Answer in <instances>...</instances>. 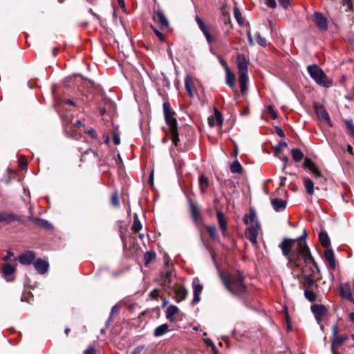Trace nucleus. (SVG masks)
Listing matches in <instances>:
<instances>
[{
	"label": "nucleus",
	"instance_id": "nucleus-1",
	"mask_svg": "<svg viewBox=\"0 0 354 354\" xmlns=\"http://www.w3.org/2000/svg\"><path fill=\"white\" fill-rule=\"evenodd\" d=\"M221 279L225 288L232 295L240 297L247 292L244 278L240 273L231 275L221 274Z\"/></svg>",
	"mask_w": 354,
	"mask_h": 354
},
{
	"label": "nucleus",
	"instance_id": "nucleus-2",
	"mask_svg": "<svg viewBox=\"0 0 354 354\" xmlns=\"http://www.w3.org/2000/svg\"><path fill=\"white\" fill-rule=\"evenodd\" d=\"M163 113L166 124L168 125L169 129L163 128L165 133L169 132L171 134V139L174 145L177 147L179 145L180 138L178 131V124L176 118L174 117L175 112L171 109L170 104L168 102L163 103Z\"/></svg>",
	"mask_w": 354,
	"mask_h": 354
},
{
	"label": "nucleus",
	"instance_id": "nucleus-3",
	"mask_svg": "<svg viewBox=\"0 0 354 354\" xmlns=\"http://www.w3.org/2000/svg\"><path fill=\"white\" fill-rule=\"evenodd\" d=\"M236 64L239 72V84L241 92L244 93L248 88V62L246 57L243 54H239L236 57Z\"/></svg>",
	"mask_w": 354,
	"mask_h": 354
},
{
	"label": "nucleus",
	"instance_id": "nucleus-4",
	"mask_svg": "<svg viewBox=\"0 0 354 354\" xmlns=\"http://www.w3.org/2000/svg\"><path fill=\"white\" fill-rule=\"evenodd\" d=\"M195 20L199 29L204 35L207 43L209 45L215 43L220 34L218 28L215 26H206L203 19L198 15H196Z\"/></svg>",
	"mask_w": 354,
	"mask_h": 354
},
{
	"label": "nucleus",
	"instance_id": "nucleus-5",
	"mask_svg": "<svg viewBox=\"0 0 354 354\" xmlns=\"http://www.w3.org/2000/svg\"><path fill=\"white\" fill-rule=\"evenodd\" d=\"M307 71L310 76L315 80V82L324 87H330L332 86V81L327 78L322 69L317 65H310L307 67Z\"/></svg>",
	"mask_w": 354,
	"mask_h": 354
},
{
	"label": "nucleus",
	"instance_id": "nucleus-6",
	"mask_svg": "<svg viewBox=\"0 0 354 354\" xmlns=\"http://www.w3.org/2000/svg\"><path fill=\"white\" fill-rule=\"evenodd\" d=\"M295 245V241L290 239H284L279 244V247L282 251L283 256L286 257L288 263L291 266L299 267V265L295 257V253L292 252Z\"/></svg>",
	"mask_w": 354,
	"mask_h": 354
},
{
	"label": "nucleus",
	"instance_id": "nucleus-7",
	"mask_svg": "<svg viewBox=\"0 0 354 354\" xmlns=\"http://www.w3.org/2000/svg\"><path fill=\"white\" fill-rule=\"evenodd\" d=\"M306 236L307 232L304 230L303 235L296 239H294L295 241V244H297L296 252L297 254L301 255L303 257L306 263H313L315 265V262L311 256L308 247L303 241Z\"/></svg>",
	"mask_w": 354,
	"mask_h": 354
},
{
	"label": "nucleus",
	"instance_id": "nucleus-8",
	"mask_svg": "<svg viewBox=\"0 0 354 354\" xmlns=\"http://www.w3.org/2000/svg\"><path fill=\"white\" fill-rule=\"evenodd\" d=\"M165 290L176 302H180L184 300L187 294V290L178 283L171 285Z\"/></svg>",
	"mask_w": 354,
	"mask_h": 354
},
{
	"label": "nucleus",
	"instance_id": "nucleus-9",
	"mask_svg": "<svg viewBox=\"0 0 354 354\" xmlns=\"http://www.w3.org/2000/svg\"><path fill=\"white\" fill-rule=\"evenodd\" d=\"M339 328L337 324L332 326V339H331V351L333 348L335 349V346H342L347 340L349 339V336L347 335H338Z\"/></svg>",
	"mask_w": 354,
	"mask_h": 354
},
{
	"label": "nucleus",
	"instance_id": "nucleus-10",
	"mask_svg": "<svg viewBox=\"0 0 354 354\" xmlns=\"http://www.w3.org/2000/svg\"><path fill=\"white\" fill-rule=\"evenodd\" d=\"M17 263H6L1 267V273L4 279L8 281H13L15 279Z\"/></svg>",
	"mask_w": 354,
	"mask_h": 354
},
{
	"label": "nucleus",
	"instance_id": "nucleus-11",
	"mask_svg": "<svg viewBox=\"0 0 354 354\" xmlns=\"http://www.w3.org/2000/svg\"><path fill=\"white\" fill-rule=\"evenodd\" d=\"M260 230V224L259 222H256V225L252 224L245 231V237L250 240L253 245L257 243V236Z\"/></svg>",
	"mask_w": 354,
	"mask_h": 354
},
{
	"label": "nucleus",
	"instance_id": "nucleus-12",
	"mask_svg": "<svg viewBox=\"0 0 354 354\" xmlns=\"http://www.w3.org/2000/svg\"><path fill=\"white\" fill-rule=\"evenodd\" d=\"M189 204V209L191 216L194 221V222L196 225H201L203 223V217L200 212L199 208L198 206L192 201L191 198L188 199Z\"/></svg>",
	"mask_w": 354,
	"mask_h": 354
},
{
	"label": "nucleus",
	"instance_id": "nucleus-13",
	"mask_svg": "<svg viewBox=\"0 0 354 354\" xmlns=\"http://www.w3.org/2000/svg\"><path fill=\"white\" fill-rule=\"evenodd\" d=\"M340 296L354 304V298L352 295L351 286L348 283H341L339 285Z\"/></svg>",
	"mask_w": 354,
	"mask_h": 354
},
{
	"label": "nucleus",
	"instance_id": "nucleus-14",
	"mask_svg": "<svg viewBox=\"0 0 354 354\" xmlns=\"http://www.w3.org/2000/svg\"><path fill=\"white\" fill-rule=\"evenodd\" d=\"M314 21L317 27L320 30H326L328 29V20L324 15L319 12L314 13Z\"/></svg>",
	"mask_w": 354,
	"mask_h": 354
},
{
	"label": "nucleus",
	"instance_id": "nucleus-15",
	"mask_svg": "<svg viewBox=\"0 0 354 354\" xmlns=\"http://www.w3.org/2000/svg\"><path fill=\"white\" fill-rule=\"evenodd\" d=\"M153 19L155 22L159 24L162 28H167L169 23L164 13L160 10H156L153 13Z\"/></svg>",
	"mask_w": 354,
	"mask_h": 354
},
{
	"label": "nucleus",
	"instance_id": "nucleus-16",
	"mask_svg": "<svg viewBox=\"0 0 354 354\" xmlns=\"http://www.w3.org/2000/svg\"><path fill=\"white\" fill-rule=\"evenodd\" d=\"M311 310L315 315L316 320L319 322L324 315H326L327 310L324 305L322 304H313L311 306Z\"/></svg>",
	"mask_w": 354,
	"mask_h": 354
},
{
	"label": "nucleus",
	"instance_id": "nucleus-17",
	"mask_svg": "<svg viewBox=\"0 0 354 354\" xmlns=\"http://www.w3.org/2000/svg\"><path fill=\"white\" fill-rule=\"evenodd\" d=\"M175 276L173 268L167 269L162 272V286L166 289L170 286L172 282V278Z\"/></svg>",
	"mask_w": 354,
	"mask_h": 354
},
{
	"label": "nucleus",
	"instance_id": "nucleus-18",
	"mask_svg": "<svg viewBox=\"0 0 354 354\" xmlns=\"http://www.w3.org/2000/svg\"><path fill=\"white\" fill-rule=\"evenodd\" d=\"M12 221H19L24 223L21 217L14 213H8L5 211L0 212V223L5 222L10 223Z\"/></svg>",
	"mask_w": 354,
	"mask_h": 354
},
{
	"label": "nucleus",
	"instance_id": "nucleus-19",
	"mask_svg": "<svg viewBox=\"0 0 354 354\" xmlns=\"http://www.w3.org/2000/svg\"><path fill=\"white\" fill-rule=\"evenodd\" d=\"M315 109L318 118L326 122L328 126L331 127L332 122L326 110L322 106L317 105L315 106Z\"/></svg>",
	"mask_w": 354,
	"mask_h": 354
},
{
	"label": "nucleus",
	"instance_id": "nucleus-20",
	"mask_svg": "<svg viewBox=\"0 0 354 354\" xmlns=\"http://www.w3.org/2000/svg\"><path fill=\"white\" fill-rule=\"evenodd\" d=\"M216 217L219 227L222 232V235L224 237H227L229 235L227 232V223L223 213L222 212H217Z\"/></svg>",
	"mask_w": 354,
	"mask_h": 354
},
{
	"label": "nucleus",
	"instance_id": "nucleus-21",
	"mask_svg": "<svg viewBox=\"0 0 354 354\" xmlns=\"http://www.w3.org/2000/svg\"><path fill=\"white\" fill-rule=\"evenodd\" d=\"M19 261L24 265L30 264L35 259V253L32 251H26L18 257Z\"/></svg>",
	"mask_w": 354,
	"mask_h": 354
},
{
	"label": "nucleus",
	"instance_id": "nucleus-22",
	"mask_svg": "<svg viewBox=\"0 0 354 354\" xmlns=\"http://www.w3.org/2000/svg\"><path fill=\"white\" fill-rule=\"evenodd\" d=\"M325 259L328 269L333 270L336 267L334 252L332 250H327L324 253Z\"/></svg>",
	"mask_w": 354,
	"mask_h": 354
},
{
	"label": "nucleus",
	"instance_id": "nucleus-23",
	"mask_svg": "<svg viewBox=\"0 0 354 354\" xmlns=\"http://www.w3.org/2000/svg\"><path fill=\"white\" fill-rule=\"evenodd\" d=\"M34 266L39 274H44L48 270V263L44 260L38 259L34 262Z\"/></svg>",
	"mask_w": 354,
	"mask_h": 354
},
{
	"label": "nucleus",
	"instance_id": "nucleus-24",
	"mask_svg": "<svg viewBox=\"0 0 354 354\" xmlns=\"http://www.w3.org/2000/svg\"><path fill=\"white\" fill-rule=\"evenodd\" d=\"M193 290H194V298L193 302L198 303L200 301V295L203 290V286L198 283V281H194L192 283Z\"/></svg>",
	"mask_w": 354,
	"mask_h": 354
},
{
	"label": "nucleus",
	"instance_id": "nucleus-25",
	"mask_svg": "<svg viewBox=\"0 0 354 354\" xmlns=\"http://www.w3.org/2000/svg\"><path fill=\"white\" fill-rule=\"evenodd\" d=\"M226 73V84L232 88L234 86L235 75L230 71L226 63L223 64Z\"/></svg>",
	"mask_w": 354,
	"mask_h": 354
},
{
	"label": "nucleus",
	"instance_id": "nucleus-26",
	"mask_svg": "<svg viewBox=\"0 0 354 354\" xmlns=\"http://www.w3.org/2000/svg\"><path fill=\"white\" fill-rule=\"evenodd\" d=\"M304 167L309 169L316 177L321 176V172L316 167V166L315 165L314 162L311 160V159L306 158L304 159Z\"/></svg>",
	"mask_w": 354,
	"mask_h": 354
},
{
	"label": "nucleus",
	"instance_id": "nucleus-27",
	"mask_svg": "<svg viewBox=\"0 0 354 354\" xmlns=\"http://www.w3.org/2000/svg\"><path fill=\"white\" fill-rule=\"evenodd\" d=\"M179 312V308L174 306V305H171L169 306L167 310H166V317L168 320H169L170 322H174V316L178 314Z\"/></svg>",
	"mask_w": 354,
	"mask_h": 354
},
{
	"label": "nucleus",
	"instance_id": "nucleus-28",
	"mask_svg": "<svg viewBox=\"0 0 354 354\" xmlns=\"http://www.w3.org/2000/svg\"><path fill=\"white\" fill-rule=\"evenodd\" d=\"M271 203L274 209L277 212L284 209L286 207V201L281 198H274Z\"/></svg>",
	"mask_w": 354,
	"mask_h": 354
},
{
	"label": "nucleus",
	"instance_id": "nucleus-29",
	"mask_svg": "<svg viewBox=\"0 0 354 354\" xmlns=\"http://www.w3.org/2000/svg\"><path fill=\"white\" fill-rule=\"evenodd\" d=\"M209 123L211 126L218 125V127H221L223 124V117L221 113L216 109L214 111V117L213 119L209 120Z\"/></svg>",
	"mask_w": 354,
	"mask_h": 354
},
{
	"label": "nucleus",
	"instance_id": "nucleus-30",
	"mask_svg": "<svg viewBox=\"0 0 354 354\" xmlns=\"http://www.w3.org/2000/svg\"><path fill=\"white\" fill-rule=\"evenodd\" d=\"M304 186L308 194L313 195L314 194V183L310 178H306L304 180Z\"/></svg>",
	"mask_w": 354,
	"mask_h": 354
},
{
	"label": "nucleus",
	"instance_id": "nucleus-31",
	"mask_svg": "<svg viewBox=\"0 0 354 354\" xmlns=\"http://www.w3.org/2000/svg\"><path fill=\"white\" fill-rule=\"evenodd\" d=\"M169 330V325L167 324H163L156 327L153 331V335L155 337H160L165 334Z\"/></svg>",
	"mask_w": 354,
	"mask_h": 354
},
{
	"label": "nucleus",
	"instance_id": "nucleus-32",
	"mask_svg": "<svg viewBox=\"0 0 354 354\" xmlns=\"http://www.w3.org/2000/svg\"><path fill=\"white\" fill-rule=\"evenodd\" d=\"M319 241L323 247L328 248L330 246V239L328 237V234L326 232L322 231L319 233Z\"/></svg>",
	"mask_w": 354,
	"mask_h": 354
},
{
	"label": "nucleus",
	"instance_id": "nucleus-33",
	"mask_svg": "<svg viewBox=\"0 0 354 354\" xmlns=\"http://www.w3.org/2000/svg\"><path fill=\"white\" fill-rule=\"evenodd\" d=\"M243 221L246 225L253 223H254V225H256V222L258 221L255 212L251 211L249 214H245L243 217Z\"/></svg>",
	"mask_w": 354,
	"mask_h": 354
},
{
	"label": "nucleus",
	"instance_id": "nucleus-34",
	"mask_svg": "<svg viewBox=\"0 0 354 354\" xmlns=\"http://www.w3.org/2000/svg\"><path fill=\"white\" fill-rule=\"evenodd\" d=\"M206 230L210 236V238L214 241H219V236L216 232L215 225H207Z\"/></svg>",
	"mask_w": 354,
	"mask_h": 354
},
{
	"label": "nucleus",
	"instance_id": "nucleus-35",
	"mask_svg": "<svg viewBox=\"0 0 354 354\" xmlns=\"http://www.w3.org/2000/svg\"><path fill=\"white\" fill-rule=\"evenodd\" d=\"M209 185V181L206 176L203 174L201 175L199 177V186L201 192L204 194L205 192L206 188Z\"/></svg>",
	"mask_w": 354,
	"mask_h": 354
},
{
	"label": "nucleus",
	"instance_id": "nucleus-36",
	"mask_svg": "<svg viewBox=\"0 0 354 354\" xmlns=\"http://www.w3.org/2000/svg\"><path fill=\"white\" fill-rule=\"evenodd\" d=\"M292 159L295 162H300L304 158V153L298 148H294L291 151Z\"/></svg>",
	"mask_w": 354,
	"mask_h": 354
},
{
	"label": "nucleus",
	"instance_id": "nucleus-37",
	"mask_svg": "<svg viewBox=\"0 0 354 354\" xmlns=\"http://www.w3.org/2000/svg\"><path fill=\"white\" fill-rule=\"evenodd\" d=\"M230 171L234 174H241L243 167L238 160H234L230 166Z\"/></svg>",
	"mask_w": 354,
	"mask_h": 354
},
{
	"label": "nucleus",
	"instance_id": "nucleus-38",
	"mask_svg": "<svg viewBox=\"0 0 354 354\" xmlns=\"http://www.w3.org/2000/svg\"><path fill=\"white\" fill-rule=\"evenodd\" d=\"M305 297L310 302L316 300V295L312 289L304 288Z\"/></svg>",
	"mask_w": 354,
	"mask_h": 354
},
{
	"label": "nucleus",
	"instance_id": "nucleus-39",
	"mask_svg": "<svg viewBox=\"0 0 354 354\" xmlns=\"http://www.w3.org/2000/svg\"><path fill=\"white\" fill-rule=\"evenodd\" d=\"M315 283L314 279L309 276L304 277V286L305 288L311 289L312 286Z\"/></svg>",
	"mask_w": 354,
	"mask_h": 354
},
{
	"label": "nucleus",
	"instance_id": "nucleus-40",
	"mask_svg": "<svg viewBox=\"0 0 354 354\" xmlns=\"http://www.w3.org/2000/svg\"><path fill=\"white\" fill-rule=\"evenodd\" d=\"M344 123L348 130V134L354 138V124L351 120H345Z\"/></svg>",
	"mask_w": 354,
	"mask_h": 354
},
{
	"label": "nucleus",
	"instance_id": "nucleus-41",
	"mask_svg": "<svg viewBox=\"0 0 354 354\" xmlns=\"http://www.w3.org/2000/svg\"><path fill=\"white\" fill-rule=\"evenodd\" d=\"M340 3L342 6L346 7V12H351L353 10V5L352 0H339Z\"/></svg>",
	"mask_w": 354,
	"mask_h": 354
},
{
	"label": "nucleus",
	"instance_id": "nucleus-42",
	"mask_svg": "<svg viewBox=\"0 0 354 354\" xmlns=\"http://www.w3.org/2000/svg\"><path fill=\"white\" fill-rule=\"evenodd\" d=\"M185 86L189 95L192 97L194 96L193 87L191 85L190 79L188 76L185 79Z\"/></svg>",
	"mask_w": 354,
	"mask_h": 354
},
{
	"label": "nucleus",
	"instance_id": "nucleus-43",
	"mask_svg": "<svg viewBox=\"0 0 354 354\" xmlns=\"http://www.w3.org/2000/svg\"><path fill=\"white\" fill-rule=\"evenodd\" d=\"M30 219L34 220L35 222L36 223V224L39 226L46 227V228L50 227V224L46 220H44L42 218H30Z\"/></svg>",
	"mask_w": 354,
	"mask_h": 354
},
{
	"label": "nucleus",
	"instance_id": "nucleus-44",
	"mask_svg": "<svg viewBox=\"0 0 354 354\" xmlns=\"http://www.w3.org/2000/svg\"><path fill=\"white\" fill-rule=\"evenodd\" d=\"M134 232H138L142 229V225L137 217H135L131 227Z\"/></svg>",
	"mask_w": 354,
	"mask_h": 354
},
{
	"label": "nucleus",
	"instance_id": "nucleus-45",
	"mask_svg": "<svg viewBox=\"0 0 354 354\" xmlns=\"http://www.w3.org/2000/svg\"><path fill=\"white\" fill-rule=\"evenodd\" d=\"M267 111L268 113H269V115H270V117L275 120L278 118V115H277V111L274 110V107L272 105H268L267 106Z\"/></svg>",
	"mask_w": 354,
	"mask_h": 354
},
{
	"label": "nucleus",
	"instance_id": "nucleus-46",
	"mask_svg": "<svg viewBox=\"0 0 354 354\" xmlns=\"http://www.w3.org/2000/svg\"><path fill=\"white\" fill-rule=\"evenodd\" d=\"M287 147V143L284 142H279L275 147H274V153L275 156H278V154L282 151L283 147Z\"/></svg>",
	"mask_w": 354,
	"mask_h": 354
},
{
	"label": "nucleus",
	"instance_id": "nucleus-47",
	"mask_svg": "<svg viewBox=\"0 0 354 354\" xmlns=\"http://www.w3.org/2000/svg\"><path fill=\"white\" fill-rule=\"evenodd\" d=\"M111 203L113 206L114 207H118L119 205V199H118V192H115L111 198Z\"/></svg>",
	"mask_w": 354,
	"mask_h": 354
},
{
	"label": "nucleus",
	"instance_id": "nucleus-48",
	"mask_svg": "<svg viewBox=\"0 0 354 354\" xmlns=\"http://www.w3.org/2000/svg\"><path fill=\"white\" fill-rule=\"evenodd\" d=\"M156 257V254L152 252H147L145 254V263H149L151 261H152Z\"/></svg>",
	"mask_w": 354,
	"mask_h": 354
},
{
	"label": "nucleus",
	"instance_id": "nucleus-49",
	"mask_svg": "<svg viewBox=\"0 0 354 354\" xmlns=\"http://www.w3.org/2000/svg\"><path fill=\"white\" fill-rule=\"evenodd\" d=\"M234 17H235L237 22L239 24H243V21H242L241 13L240 12L239 9L237 8H236V7L234 8Z\"/></svg>",
	"mask_w": 354,
	"mask_h": 354
},
{
	"label": "nucleus",
	"instance_id": "nucleus-50",
	"mask_svg": "<svg viewBox=\"0 0 354 354\" xmlns=\"http://www.w3.org/2000/svg\"><path fill=\"white\" fill-rule=\"evenodd\" d=\"M257 41L261 46H266V40L265 38L262 37L259 32L256 33Z\"/></svg>",
	"mask_w": 354,
	"mask_h": 354
},
{
	"label": "nucleus",
	"instance_id": "nucleus-51",
	"mask_svg": "<svg viewBox=\"0 0 354 354\" xmlns=\"http://www.w3.org/2000/svg\"><path fill=\"white\" fill-rule=\"evenodd\" d=\"M4 261H13L14 263L16 262L17 258L14 257V254L12 252L8 251L7 255L3 258Z\"/></svg>",
	"mask_w": 354,
	"mask_h": 354
},
{
	"label": "nucleus",
	"instance_id": "nucleus-52",
	"mask_svg": "<svg viewBox=\"0 0 354 354\" xmlns=\"http://www.w3.org/2000/svg\"><path fill=\"white\" fill-rule=\"evenodd\" d=\"M120 308V306L118 304H116L112 307L111 313H110V316L109 318V321L111 319V317L113 315H114L115 314H118Z\"/></svg>",
	"mask_w": 354,
	"mask_h": 354
},
{
	"label": "nucleus",
	"instance_id": "nucleus-53",
	"mask_svg": "<svg viewBox=\"0 0 354 354\" xmlns=\"http://www.w3.org/2000/svg\"><path fill=\"white\" fill-rule=\"evenodd\" d=\"M151 28H152L155 35L158 37V39L161 41H163L165 39L163 34L160 30H158L156 28H155L153 26H151Z\"/></svg>",
	"mask_w": 354,
	"mask_h": 354
},
{
	"label": "nucleus",
	"instance_id": "nucleus-54",
	"mask_svg": "<svg viewBox=\"0 0 354 354\" xmlns=\"http://www.w3.org/2000/svg\"><path fill=\"white\" fill-rule=\"evenodd\" d=\"M279 3L284 9H287L290 5V0H279Z\"/></svg>",
	"mask_w": 354,
	"mask_h": 354
},
{
	"label": "nucleus",
	"instance_id": "nucleus-55",
	"mask_svg": "<svg viewBox=\"0 0 354 354\" xmlns=\"http://www.w3.org/2000/svg\"><path fill=\"white\" fill-rule=\"evenodd\" d=\"M265 4L271 8H275L277 7V3L275 0H264Z\"/></svg>",
	"mask_w": 354,
	"mask_h": 354
},
{
	"label": "nucleus",
	"instance_id": "nucleus-56",
	"mask_svg": "<svg viewBox=\"0 0 354 354\" xmlns=\"http://www.w3.org/2000/svg\"><path fill=\"white\" fill-rule=\"evenodd\" d=\"M113 142L115 145H120V136L118 133H116V132L113 133Z\"/></svg>",
	"mask_w": 354,
	"mask_h": 354
},
{
	"label": "nucleus",
	"instance_id": "nucleus-57",
	"mask_svg": "<svg viewBox=\"0 0 354 354\" xmlns=\"http://www.w3.org/2000/svg\"><path fill=\"white\" fill-rule=\"evenodd\" d=\"M150 296L153 299H157L159 297V291L156 289L153 290L150 292Z\"/></svg>",
	"mask_w": 354,
	"mask_h": 354
},
{
	"label": "nucleus",
	"instance_id": "nucleus-58",
	"mask_svg": "<svg viewBox=\"0 0 354 354\" xmlns=\"http://www.w3.org/2000/svg\"><path fill=\"white\" fill-rule=\"evenodd\" d=\"M95 348L92 346L88 347L84 352V354H95Z\"/></svg>",
	"mask_w": 354,
	"mask_h": 354
},
{
	"label": "nucleus",
	"instance_id": "nucleus-59",
	"mask_svg": "<svg viewBox=\"0 0 354 354\" xmlns=\"http://www.w3.org/2000/svg\"><path fill=\"white\" fill-rule=\"evenodd\" d=\"M165 264L167 267V269L172 268V263L170 262L169 259L165 257Z\"/></svg>",
	"mask_w": 354,
	"mask_h": 354
},
{
	"label": "nucleus",
	"instance_id": "nucleus-60",
	"mask_svg": "<svg viewBox=\"0 0 354 354\" xmlns=\"http://www.w3.org/2000/svg\"><path fill=\"white\" fill-rule=\"evenodd\" d=\"M247 37L249 41V44L250 46H252L254 44L253 39L251 35V32L249 31L247 32Z\"/></svg>",
	"mask_w": 354,
	"mask_h": 354
},
{
	"label": "nucleus",
	"instance_id": "nucleus-61",
	"mask_svg": "<svg viewBox=\"0 0 354 354\" xmlns=\"http://www.w3.org/2000/svg\"><path fill=\"white\" fill-rule=\"evenodd\" d=\"M205 342L207 346H210L212 348V350L215 349V345L214 344L211 339H207L205 340Z\"/></svg>",
	"mask_w": 354,
	"mask_h": 354
},
{
	"label": "nucleus",
	"instance_id": "nucleus-62",
	"mask_svg": "<svg viewBox=\"0 0 354 354\" xmlns=\"http://www.w3.org/2000/svg\"><path fill=\"white\" fill-rule=\"evenodd\" d=\"M87 133L91 136V138L94 139L97 138V133L94 129L88 130Z\"/></svg>",
	"mask_w": 354,
	"mask_h": 354
},
{
	"label": "nucleus",
	"instance_id": "nucleus-63",
	"mask_svg": "<svg viewBox=\"0 0 354 354\" xmlns=\"http://www.w3.org/2000/svg\"><path fill=\"white\" fill-rule=\"evenodd\" d=\"M281 160L283 161L284 165H283V169L286 167V165L289 160V158L287 156H284L281 158Z\"/></svg>",
	"mask_w": 354,
	"mask_h": 354
},
{
	"label": "nucleus",
	"instance_id": "nucleus-64",
	"mask_svg": "<svg viewBox=\"0 0 354 354\" xmlns=\"http://www.w3.org/2000/svg\"><path fill=\"white\" fill-rule=\"evenodd\" d=\"M142 347H137L136 348L133 352L131 353V354H140V352L142 351Z\"/></svg>",
	"mask_w": 354,
	"mask_h": 354
}]
</instances>
